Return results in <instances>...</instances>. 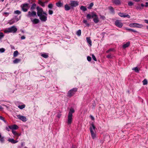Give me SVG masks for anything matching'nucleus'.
<instances>
[{"instance_id": "nucleus-30", "label": "nucleus", "mask_w": 148, "mask_h": 148, "mask_svg": "<svg viewBox=\"0 0 148 148\" xmlns=\"http://www.w3.org/2000/svg\"><path fill=\"white\" fill-rule=\"evenodd\" d=\"M38 3L41 5L42 7H44L45 6V3L42 2L41 0H39L38 1Z\"/></svg>"}, {"instance_id": "nucleus-17", "label": "nucleus", "mask_w": 148, "mask_h": 148, "mask_svg": "<svg viewBox=\"0 0 148 148\" xmlns=\"http://www.w3.org/2000/svg\"><path fill=\"white\" fill-rule=\"evenodd\" d=\"M28 14L30 16H36V12L34 11H33L32 12L30 11L28 12Z\"/></svg>"}, {"instance_id": "nucleus-39", "label": "nucleus", "mask_w": 148, "mask_h": 148, "mask_svg": "<svg viewBox=\"0 0 148 148\" xmlns=\"http://www.w3.org/2000/svg\"><path fill=\"white\" fill-rule=\"evenodd\" d=\"M143 85H146L148 83V82L146 79H145L143 81Z\"/></svg>"}, {"instance_id": "nucleus-15", "label": "nucleus", "mask_w": 148, "mask_h": 148, "mask_svg": "<svg viewBox=\"0 0 148 148\" xmlns=\"http://www.w3.org/2000/svg\"><path fill=\"white\" fill-rule=\"evenodd\" d=\"M9 127L10 129L12 130H16L18 128V127L17 125H12L9 126Z\"/></svg>"}, {"instance_id": "nucleus-40", "label": "nucleus", "mask_w": 148, "mask_h": 148, "mask_svg": "<svg viewBox=\"0 0 148 148\" xmlns=\"http://www.w3.org/2000/svg\"><path fill=\"white\" fill-rule=\"evenodd\" d=\"M25 105H19L18 106V107L20 109H22L24 108L25 107Z\"/></svg>"}, {"instance_id": "nucleus-13", "label": "nucleus", "mask_w": 148, "mask_h": 148, "mask_svg": "<svg viewBox=\"0 0 148 148\" xmlns=\"http://www.w3.org/2000/svg\"><path fill=\"white\" fill-rule=\"evenodd\" d=\"M90 130L92 138L93 139H94L96 138V134H95L94 133L93 131L92 127H90Z\"/></svg>"}, {"instance_id": "nucleus-23", "label": "nucleus", "mask_w": 148, "mask_h": 148, "mask_svg": "<svg viewBox=\"0 0 148 148\" xmlns=\"http://www.w3.org/2000/svg\"><path fill=\"white\" fill-rule=\"evenodd\" d=\"M86 40L87 42L91 46L92 45V41L90 39V37H87Z\"/></svg>"}, {"instance_id": "nucleus-10", "label": "nucleus", "mask_w": 148, "mask_h": 148, "mask_svg": "<svg viewBox=\"0 0 148 148\" xmlns=\"http://www.w3.org/2000/svg\"><path fill=\"white\" fill-rule=\"evenodd\" d=\"M114 24L116 26L120 28H121L123 25V23L121 22V21L118 20L115 22Z\"/></svg>"}, {"instance_id": "nucleus-50", "label": "nucleus", "mask_w": 148, "mask_h": 148, "mask_svg": "<svg viewBox=\"0 0 148 148\" xmlns=\"http://www.w3.org/2000/svg\"><path fill=\"white\" fill-rule=\"evenodd\" d=\"M106 58L108 59H111L112 58V57L111 56V54H109L107 56H106Z\"/></svg>"}, {"instance_id": "nucleus-53", "label": "nucleus", "mask_w": 148, "mask_h": 148, "mask_svg": "<svg viewBox=\"0 0 148 148\" xmlns=\"http://www.w3.org/2000/svg\"><path fill=\"white\" fill-rule=\"evenodd\" d=\"M100 18L103 20L105 19V17L104 16L100 15Z\"/></svg>"}, {"instance_id": "nucleus-16", "label": "nucleus", "mask_w": 148, "mask_h": 148, "mask_svg": "<svg viewBox=\"0 0 148 148\" xmlns=\"http://www.w3.org/2000/svg\"><path fill=\"white\" fill-rule=\"evenodd\" d=\"M31 20L33 23L34 24H37L40 22L39 20L37 18H34V19H32L31 18Z\"/></svg>"}, {"instance_id": "nucleus-2", "label": "nucleus", "mask_w": 148, "mask_h": 148, "mask_svg": "<svg viewBox=\"0 0 148 148\" xmlns=\"http://www.w3.org/2000/svg\"><path fill=\"white\" fill-rule=\"evenodd\" d=\"M78 88H72L69 91L67 92V97L71 98L73 96L77 91Z\"/></svg>"}, {"instance_id": "nucleus-62", "label": "nucleus", "mask_w": 148, "mask_h": 148, "mask_svg": "<svg viewBox=\"0 0 148 148\" xmlns=\"http://www.w3.org/2000/svg\"><path fill=\"white\" fill-rule=\"evenodd\" d=\"M10 129L9 128V127H6V130H7L8 131H10Z\"/></svg>"}, {"instance_id": "nucleus-56", "label": "nucleus", "mask_w": 148, "mask_h": 148, "mask_svg": "<svg viewBox=\"0 0 148 148\" xmlns=\"http://www.w3.org/2000/svg\"><path fill=\"white\" fill-rule=\"evenodd\" d=\"M90 117L91 118V119H92V120H94V117L93 116H92L90 115Z\"/></svg>"}, {"instance_id": "nucleus-27", "label": "nucleus", "mask_w": 148, "mask_h": 148, "mask_svg": "<svg viewBox=\"0 0 148 148\" xmlns=\"http://www.w3.org/2000/svg\"><path fill=\"white\" fill-rule=\"evenodd\" d=\"M20 59L16 58L13 61V63L14 64H17L20 62Z\"/></svg>"}, {"instance_id": "nucleus-55", "label": "nucleus", "mask_w": 148, "mask_h": 148, "mask_svg": "<svg viewBox=\"0 0 148 148\" xmlns=\"http://www.w3.org/2000/svg\"><path fill=\"white\" fill-rule=\"evenodd\" d=\"M76 146L75 145L72 144L71 148H76Z\"/></svg>"}, {"instance_id": "nucleus-3", "label": "nucleus", "mask_w": 148, "mask_h": 148, "mask_svg": "<svg viewBox=\"0 0 148 148\" xmlns=\"http://www.w3.org/2000/svg\"><path fill=\"white\" fill-rule=\"evenodd\" d=\"M17 30V28L15 26H13L10 27L6 29L4 31L5 33H16Z\"/></svg>"}, {"instance_id": "nucleus-29", "label": "nucleus", "mask_w": 148, "mask_h": 148, "mask_svg": "<svg viewBox=\"0 0 148 148\" xmlns=\"http://www.w3.org/2000/svg\"><path fill=\"white\" fill-rule=\"evenodd\" d=\"M108 9L110 10V11L112 13L114 14L115 12L114 9L111 6H109L108 7Z\"/></svg>"}, {"instance_id": "nucleus-22", "label": "nucleus", "mask_w": 148, "mask_h": 148, "mask_svg": "<svg viewBox=\"0 0 148 148\" xmlns=\"http://www.w3.org/2000/svg\"><path fill=\"white\" fill-rule=\"evenodd\" d=\"M56 5L58 7H61L63 6V4L60 1H59L56 3Z\"/></svg>"}, {"instance_id": "nucleus-11", "label": "nucleus", "mask_w": 148, "mask_h": 148, "mask_svg": "<svg viewBox=\"0 0 148 148\" xmlns=\"http://www.w3.org/2000/svg\"><path fill=\"white\" fill-rule=\"evenodd\" d=\"M22 10L24 12H26L27 10L28 3H24L22 4L21 5Z\"/></svg>"}, {"instance_id": "nucleus-5", "label": "nucleus", "mask_w": 148, "mask_h": 148, "mask_svg": "<svg viewBox=\"0 0 148 148\" xmlns=\"http://www.w3.org/2000/svg\"><path fill=\"white\" fill-rule=\"evenodd\" d=\"M19 20L17 16H15L12 19L9 21L8 23L10 25H12L17 22Z\"/></svg>"}, {"instance_id": "nucleus-44", "label": "nucleus", "mask_w": 148, "mask_h": 148, "mask_svg": "<svg viewBox=\"0 0 148 148\" xmlns=\"http://www.w3.org/2000/svg\"><path fill=\"white\" fill-rule=\"evenodd\" d=\"M114 50V49L113 48H110L108 50L106 51V52L107 53H108L110 51H113Z\"/></svg>"}, {"instance_id": "nucleus-19", "label": "nucleus", "mask_w": 148, "mask_h": 148, "mask_svg": "<svg viewBox=\"0 0 148 148\" xmlns=\"http://www.w3.org/2000/svg\"><path fill=\"white\" fill-rule=\"evenodd\" d=\"M8 140L12 143L15 144L18 142V141L15 140L13 139H9Z\"/></svg>"}, {"instance_id": "nucleus-51", "label": "nucleus", "mask_w": 148, "mask_h": 148, "mask_svg": "<svg viewBox=\"0 0 148 148\" xmlns=\"http://www.w3.org/2000/svg\"><path fill=\"white\" fill-rule=\"evenodd\" d=\"M87 60L88 61H89V62L91 61V58L90 57L88 56L87 57Z\"/></svg>"}, {"instance_id": "nucleus-58", "label": "nucleus", "mask_w": 148, "mask_h": 148, "mask_svg": "<svg viewBox=\"0 0 148 148\" xmlns=\"http://www.w3.org/2000/svg\"><path fill=\"white\" fill-rule=\"evenodd\" d=\"M25 37L24 36H23L21 37V40H23L25 39Z\"/></svg>"}, {"instance_id": "nucleus-24", "label": "nucleus", "mask_w": 148, "mask_h": 148, "mask_svg": "<svg viewBox=\"0 0 148 148\" xmlns=\"http://www.w3.org/2000/svg\"><path fill=\"white\" fill-rule=\"evenodd\" d=\"M71 8V7L69 6L67 4L64 5V9L65 10L68 11Z\"/></svg>"}, {"instance_id": "nucleus-18", "label": "nucleus", "mask_w": 148, "mask_h": 148, "mask_svg": "<svg viewBox=\"0 0 148 148\" xmlns=\"http://www.w3.org/2000/svg\"><path fill=\"white\" fill-rule=\"evenodd\" d=\"M94 17L95 18H93V21L95 23H97L99 21V20L98 17V16L97 15V16H94Z\"/></svg>"}, {"instance_id": "nucleus-33", "label": "nucleus", "mask_w": 148, "mask_h": 148, "mask_svg": "<svg viewBox=\"0 0 148 148\" xmlns=\"http://www.w3.org/2000/svg\"><path fill=\"white\" fill-rule=\"evenodd\" d=\"M132 69L133 70H134L135 71L136 73H138L139 72V70L138 69L137 67L134 68Z\"/></svg>"}, {"instance_id": "nucleus-7", "label": "nucleus", "mask_w": 148, "mask_h": 148, "mask_svg": "<svg viewBox=\"0 0 148 148\" xmlns=\"http://www.w3.org/2000/svg\"><path fill=\"white\" fill-rule=\"evenodd\" d=\"M36 9L37 11V13H41L42 15H44L45 16H47V13L43 11V10L42 8L39 7L38 6L36 8Z\"/></svg>"}, {"instance_id": "nucleus-26", "label": "nucleus", "mask_w": 148, "mask_h": 148, "mask_svg": "<svg viewBox=\"0 0 148 148\" xmlns=\"http://www.w3.org/2000/svg\"><path fill=\"white\" fill-rule=\"evenodd\" d=\"M12 132L14 135L17 136V137H18L20 135V134L17 133L16 131H14V130H12Z\"/></svg>"}, {"instance_id": "nucleus-42", "label": "nucleus", "mask_w": 148, "mask_h": 148, "mask_svg": "<svg viewBox=\"0 0 148 148\" xmlns=\"http://www.w3.org/2000/svg\"><path fill=\"white\" fill-rule=\"evenodd\" d=\"M90 127H92V129H93L94 130H95L96 128L93 122L92 123Z\"/></svg>"}, {"instance_id": "nucleus-25", "label": "nucleus", "mask_w": 148, "mask_h": 148, "mask_svg": "<svg viewBox=\"0 0 148 148\" xmlns=\"http://www.w3.org/2000/svg\"><path fill=\"white\" fill-rule=\"evenodd\" d=\"M113 3L116 5H119L121 4L119 0H114Z\"/></svg>"}, {"instance_id": "nucleus-48", "label": "nucleus", "mask_w": 148, "mask_h": 148, "mask_svg": "<svg viewBox=\"0 0 148 148\" xmlns=\"http://www.w3.org/2000/svg\"><path fill=\"white\" fill-rule=\"evenodd\" d=\"M133 3L131 1H129L128 3V5L129 6H132V5H133Z\"/></svg>"}, {"instance_id": "nucleus-46", "label": "nucleus", "mask_w": 148, "mask_h": 148, "mask_svg": "<svg viewBox=\"0 0 148 148\" xmlns=\"http://www.w3.org/2000/svg\"><path fill=\"white\" fill-rule=\"evenodd\" d=\"M48 8H50V9L52 8L53 7V5L52 4L50 3V4H49L48 6Z\"/></svg>"}, {"instance_id": "nucleus-4", "label": "nucleus", "mask_w": 148, "mask_h": 148, "mask_svg": "<svg viewBox=\"0 0 148 148\" xmlns=\"http://www.w3.org/2000/svg\"><path fill=\"white\" fill-rule=\"evenodd\" d=\"M129 26L130 27H136L139 28H141L143 26V25L142 24L134 23H130L129 24Z\"/></svg>"}, {"instance_id": "nucleus-54", "label": "nucleus", "mask_w": 148, "mask_h": 148, "mask_svg": "<svg viewBox=\"0 0 148 148\" xmlns=\"http://www.w3.org/2000/svg\"><path fill=\"white\" fill-rule=\"evenodd\" d=\"M136 9L137 10H141L142 9V8H141V7L140 6H137L136 7Z\"/></svg>"}, {"instance_id": "nucleus-59", "label": "nucleus", "mask_w": 148, "mask_h": 148, "mask_svg": "<svg viewBox=\"0 0 148 148\" xmlns=\"http://www.w3.org/2000/svg\"><path fill=\"white\" fill-rule=\"evenodd\" d=\"M61 114H58L57 115V117L58 118H60L61 116Z\"/></svg>"}, {"instance_id": "nucleus-12", "label": "nucleus", "mask_w": 148, "mask_h": 148, "mask_svg": "<svg viewBox=\"0 0 148 148\" xmlns=\"http://www.w3.org/2000/svg\"><path fill=\"white\" fill-rule=\"evenodd\" d=\"M118 14L121 17H123L124 18L127 17L128 18H130V15L128 14H126V13L120 12L118 13Z\"/></svg>"}, {"instance_id": "nucleus-47", "label": "nucleus", "mask_w": 148, "mask_h": 148, "mask_svg": "<svg viewBox=\"0 0 148 148\" xmlns=\"http://www.w3.org/2000/svg\"><path fill=\"white\" fill-rule=\"evenodd\" d=\"M4 35L2 32H0V39L4 37Z\"/></svg>"}, {"instance_id": "nucleus-28", "label": "nucleus", "mask_w": 148, "mask_h": 148, "mask_svg": "<svg viewBox=\"0 0 148 148\" xmlns=\"http://www.w3.org/2000/svg\"><path fill=\"white\" fill-rule=\"evenodd\" d=\"M83 22L88 27L90 26V25L89 23H87V21L86 20L84 19L83 21Z\"/></svg>"}, {"instance_id": "nucleus-57", "label": "nucleus", "mask_w": 148, "mask_h": 148, "mask_svg": "<svg viewBox=\"0 0 148 148\" xmlns=\"http://www.w3.org/2000/svg\"><path fill=\"white\" fill-rule=\"evenodd\" d=\"M145 7H148V2H146L145 5Z\"/></svg>"}, {"instance_id": "nucleus-43", "label": "nucleus", "mask_w": 148, "mask_h": 148, "mask_svg": "<svg viewBox=\"0 0 148 148\" xmlns=\"http://www.w3.org/2000/svg\"><path fill=\"white\" fill-rule=\"evenodd\" d=\"M5 50V49L4 48H0V53H3L4 52Z\"/></svg>"}, {"instance_id": "nucleus-32", "label": "nucleus", "mask_w": 148, "mask_h": 148, "mask_svg": "<svg viewBox=\"0 0 148 148\" xmlns=\"http://www.w3.org/2000/svg\"><path fill=\"white\" fill-rule=\"evenodd\" d=\"M94 5L93 3H91L89 5V6L87 7V8L89 9H91L92 8V6Z\"/></svg>"}, {"instance_id": "nucleus-1", "label": "nucleus", "mask_w": 148, "mask_h": 148, "mask_svg": "<svg viewBox=\"0 0 148 148\" xmlns=\"http://www.w3.org/2000/svg\"><path fill=\"white\" fill-rule=\"evenodd\" d=\"M75 112V110L73 108H70L68 116L67 123L68 125L71 124V123L72 121L73 113Z\"/></svg>"}, {"instance_id": "nucleus-63", "label": "nucleus", "mask_w": 148, "mask_h": 148, "mask_svg": "<svg viewBox=\"0 0 148 148\" xmlns=\"http://www.w3.org/2000/svg\"><path fill=\"white\" fill-rule=\"evenodd\" d=\"M144 21H145V23L148 24V20H144Z\"/></svg>"}, {"instance_id": "nucleus-64", "label": "nucleus", "mask_w": 148, "mask_h": 148, "mask_svg": "<svg viewBox=\"0 0 148 148\" xmlns=\"http://www.w3.org/2000/svg\"><path fill=\"white\" fill-rule=\"evenodd\" d=\"M4 118L2 116H0V119L1 120H3V119H4Z\"/></svg>"}, {"instance_id": "nucleus-35", "label": "nucleus", "mask_w": 148, "mask_h": 148, "mask_svg": "<svg viewBox=\"0 0 148 148\" xmlns=\"http://www.w3.org/2000/svg\"><path fill=\"white\" fill-rule=\"evenodd\" d=\"M76 34L78 36H80L81 35V31L80 29L78 30L76 33Z\"/></svg>"}, {"instance_id": "nucleus-14", "label": "nucleus", "mask_w": 148, "mask_h": 148, "mask_svg": "<svg viewBox=\"0 0 148 148\" xmlns=\"http://www.w3.org/2000/svg\"><path fill=\"white\" fill-rule=\"evenodd\" d=\"M17 117L18 119L22 121H26V119L24 116L19 115L17 116Z\"/></svg>"}, {"instance_id": "nucleus-6", "label": "nucleus", "mask_w": 148, "mask_h": 148, "mask_svg": "<svg viewBox=\"0 0 148 148\" xmlns=\"http://www.w3.org/2000/svg\"><path fill=\"white\" fill-rule=\"evenodd\" d=\"M37 16L39 17V18L42 21L45 22L47 20V16L44 15H42V14L37 13Z\"/></svg>"}, {"instance_id": "nucleus-34", "label": "nucleus", "mask_w": 148, "mask_h": 148, "mask_svg": "<svg viewBox=\"0 0 148 148\" xmlns=\"http://www.w3.org/2000/svg\"><path fill=\"white\" fill-rule=\"evenodd\" d=\"M36 6V4L35 3H34L32 4L31 7L30 8V9L31 10H34Z\"/></svg>"}, {"instance_id": "nucleus-37", "label": "nucleus", "mask_w": 148, "mask_h": 148, "mask_svg": "<svg viewBox=\"0 0 148 148\" xmlns=\"http://www.w3.org/2000/svg\"><path fill=\"white\" fill-rule=\"evenodd\" d=\"M18 52L17 51H14L13 53V57H16L18 54Z\"/></svg>"}, {"instance_id": "nucleus-9", "label": "nucleus", "mask_w": 148, "mask_h": 148, "mask_svg": "<svg viewBox=\"0 0 148 148\" xmlns=\"http://www.w3.org/2000/svg\"><path fill=\"white\" fill-rule=\"evenodd\" d=\"M78 5V2L77 1H70V5L73 9V7H75Z\"/></svg>"}, {"instance_id": "nucleus-41", "label": "nucleus", "mask_w": 148, "mask_h": 148, "mask_svg": "<svg viewBox=\"0 0 148 148\" xmlns=\"http://www.w3.org/2000/svg\"><path fill=\"white\" fill-rule=\"evenodd\" d=\"M0 141L1 143H3L4 141V137L3 136L1 137L0 138Z\"/></svg>"}, {"instance_id": "nucleus-20", "label": "nucleus", "mask_w": 148, "mask_h": 148, "mask_svg": "<svg viewBox=\"0 0 148 148\" xmlns=\"http://www.w3.org/2000/svg\"><path fill=\"white\" fill-rule=\"evenodd\" d=\"M125 29L129 32H133L135 33H138V32L137 31L134 30L132 29H129L127 28H126Z\"/></svg>"}, {"instance_id": "nucleus-36", "label": "nucleus", "mask_w": 148, "mask_h": 148, "mask_svg": "<svg viewBox=\"0 0 148 148\" xmlns=\"http://www.w3.org/2000/svg\"><path fill=\"white\" fill-rule=\"evenodd\" d=\"M14 14H17V15H19L21 13V12L18 10H16V11H15L14 12Z\"/></svg>"}, {"instance_id": "nucleus-49", "label": "nucleus", "mask_w": 148, "mask_h": 148, "mask_svg": "<svg viewBox=\"0 0 148 148\" xmlns=\"http://www.w3.org/2000/svg\"><path fill=\"white\" fill-rule=\"evenodd\" d=\"M9 13L7 12H4L3 13V15H4L5 16H7L9 15Z\"/></svg>"}, {"instance_id": "nucleus-38", "label": "nucleus", "mask_w": 148, "mask_h": 148, "mask_svg": "<svg viewBox=\"0 0 148 148\" xmlns=\"http://www.w3.org/2000/svg\"><path fill=\"white\" fill-rule=\"evenodd\" d=\"M41 56L42 57L46 58H48L49 57L48 55L45 53L42 54L41 55Z\"/></svg>"}, {"instance_id": "nucleus-45", "label": "nucleus", "mask_w": 148, "mask_h": 148, "mask_svg": "<svg viewBox=\"0 0 148 148\" xmlns=\"http://www.w3.org/2000/svg\"><path fill=\"white\" fill-rule=\"evenodd\" d=\"M92 59L95 61H97V59L96 58L95 55L93 54H92Z\"/></svg>"}, {"instance_id": "nucleus-60", "label": "nucleus", "mask_w": 148, "mask_h": 148, "mask_svg": "<svg viewBox=\"0 0 148 148\" xmlns=\"http://www.w3.org/2000/svg\"><path fill=\"white\" fill-rule=\"evenodd\" d=\"M48 83H47L46 84V86L47 88H49L50 87V86L48 85Z\"/></svg>"}, {"instance_id": "nucleus-21", "label": "nucleus", "mask_w": 148, "mask_h": 148, "mask_svg": "<svg viewBox=\"0 0 148 148\" xmlns=\"http://www.w3.org/2000/svg\"><path fill=\"white\" fill-rule=\"evenodd\" d=\"M130 44V42L128 41L126 43L124 44L123 45V47L124 49L128 47Z\"/></svg>"}, {"instance_id": "nucleus-8", "label": "nucleus", "mask_w": 148, "mask_h": 148, "mask_svg": "<svg viewBox=\"0 0 148 148\" xmlns=\"http://www.w3.org/2000/svg\"><path fill=\"white\" fill-rule=\"evenodd\" d=\"M97 16V14L96 13L94 12H91V14H88L86 15V18L87 20H88L92 18H93L94 16Z\"/></svg>"}, {"instance_id": "nucleus-61", "label": "nucleus", "mask_w": 148, "mask_h": 148, "mask_svg": "<svg viewBox=\"0 0 148 148\" xmlns=\"http://www.w3.org/2000/svg\"><path fill=\"white\" fill-rule=\"evenodd\" d=\"M92 106L93 107H95L96 106V103H95V102H94V103H92Z\"/></svg>"}, {"instance_id": "nucleus-52", "label": "nucleus", "mask_w": 148, "mask_h": 148, "mask_svg": "<svg viewBox=\"0 0 148 148\" xmlns=\"http://www.w3.org/2000/svg\"><path fill=\"white\" fill-rule=\"evenodd\" d=\"M48 12H49V14L50 15H52L53 13V11L52 10H49L48 11Z\"/></svg>"}, {"instance_id": "nucleus-31", "label": "nucleus", "mask_w": 148, "mask_h": 148, "mask_svg": "<svg viewBox=\"0 0 148 148\" xmlns=\"http://www.w3.org/2000/svg\"><path fill=\"white\" fill-rule=\"evenodd\" d=\"M81 10H82L83 12H84L87 10V9L85 6H81L80 7Z\"/></svg>"}]
</instances>
